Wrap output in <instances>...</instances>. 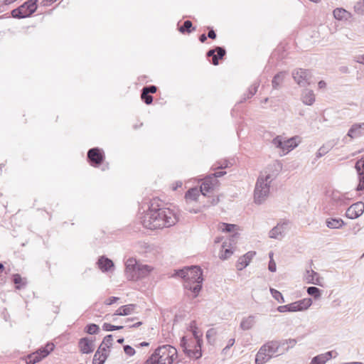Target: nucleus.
Masks as SVG:
<instances>
[{"label":"nucleus","mask_w":364,"mask_h":364,"mask_svg":"<svg viewBox=\"0 0 364 364\" xmlns=\"http://www.w3.org/2000/svg\"><path fill=\"white\" fill-rule=\"evenodd\" d=\"M141 219L143 226L151 230L171 227L179 220L173 210L161 208L156 199L150 201Z\"/></svg>","instance_id":"1"},{"label":"nucleus","mask_w":364,"mask_h":364,"mask_svg":"<svg viewBox=\"0 0 364 364\" xmlns=\"http://www.w3.org/2000/svg\"><path fill=\"white\" fill-rule=\"evenodd\" d=\"M174 276L183 279L184 289L191 291L196 297L203 287V269L198 265L186 266L174 270Z\"/></svg>","instance_id":"2"},{"label":"nucleus","mask_w":364,"mask_h":364,"mask_svg":"<svg viewBox=\"0 0 364 364\" xmlns=\"http://www.w3.org/2000/svg\"><path fill=\"white\" fill-rule=\"evenodd\" d=\"M218 229L222 232L230 233V236L225 240L219 252V257L222 260L230 258L234 253V245L236 243V238L239 236V232L241 230L240 226L235 224H229L220 223L218 225Z\"/></svg>","instance_id":"3"},{"label":"nucleus","mask_w":364,"mask_h":364,"mask_svg":"<svg viewBox=\"0 0 364 364\" xmlns=\"http://www.w3.org/2000/svg\"><path fill=\"white\" fill-rule=\"evenodd\" d=\"M178 351L171 345L159 346L144 364H172L177 358Z\"/></svg>","instance_id":"4"},{"label":"nucleus","mask_w":364,"mask_h":364,"mask_svg":"<svg viewBox=\"0 0 364 364\" xmlns=\"http://www.w3.org/2000/svg\"><path fill=\"white\" fill-rule=\"evenodd\" d=\"M270 179L269 174L261 176L258 178L254 193V199L257 203H262L269 196Z\"/></svg>","instance_id":"5"},{"label":"nucleus","mask_w":364,"mask_h":364,"mask_svg":"<svg viewBox=\"0 0 364 364\" xmlns=\"http://www.w3.org/2000/svg\"><path fill=\"white\" fill-rule=\"evenodd\" d=\"M38 0H27L21 6L11 11V16L18 19L31 16L38 9Z\"/></svg>","instance_id":"6"},{"label":"nucleus","mask_w":364,"mask_h":364,"mask_svg":"<svg viewBox=\"0 0 364 364\" xmlns=\"http://www.w3.org/2000/svg\"><path fill=\"white\" fill-rule=\"evenodd\" d=\"M194 340L191 338L187 340L186 336H183L181 338V347L183 349L184 353L189 357L190 358L198 359L203 355L202 351V345L198 346L195 345L193 343Z\"/></svg>","instance_id":"7"},{"label":"nucleus","mask_w":364,"mask_h":364,"mask_svg":"<svg viewBox=\"0 0 364 364\" xmlns=\"http://www.w3.org/2000/svg\"><path fill=\"white\" fill-rule=\"evenodd\" d=\"M299 142L298 137L286 139L282 136H277L272 141L273 144L281 150L282 154L289 153L297 146Z\"/></svg>","instance_id":"8"},{"label":"nucleus","mask_w":364,"mask_h":364,"mask_svg":"<svg viewBox=\"0 0 364 364\" xmlns=\"http://www.w3.org/2000/svg\"><path fill=\"white\" fill-rule=\"evenodd\" d=\"M88 163L93 167H99L105 159L104 151L99 147L91 148L87 154Z\"/></svg>","instance_id":"9"},{"label":"nucleus","mask_w":364,"mask_h":364,"mask_svg":"<svg viewBox=\"0 0 364 364\" xmlns=\"http://www.w3.org/2000/svg\"><path fill=\"white\" fill-rule=\"evenodd\" d=\"M292 77L298 85L305 86L310 84L311 74L308 70L297 68L293 71Z\"/></svg>","instance_id":"10"},{"label":"nucleus","mask_w":364,"mask_h":364,"mask_svg":"<svg viewBox=\"0 0 364 364\" xmlns=\"http://www.w3.org/2000/svg\"><path fill=\"white\" fill-rule=\"evenodd\" d=\"M200 193L205 196V179L201 180L200 189L194 187L186 191L185 194L186 202L188 203H197Z\"/></svg>","instance_id":"11"},{"label":"nucleus","mask_w":364,"mask_h":364,"mask_svg":"<svg viewBox=\"0 0 364 364\" xmlns=\"http://www.w3.org/2000/svg\"><path fill=\"white\" fill-rule=\"evenodd\" d=\"M151 271V268L147 264H139L136 269L132 272L129 280L137 281L146 277Z\"/></svg>","instance_id":"12"},{"label":"nucleus","mask_w":364,"mask_h":364,"mask_svg":"<svg viewBox=\"0 0 364 364\" xmlns=\"http://www.w3.org/2000/svg\"><path fill=\"white\" fill-rule=\"evenodd\" d=\"M364 212V203L358 202L350 205L346 210V216L355 219L360 216Z\"/></svg>","instance_id":"13"},{"label":"nucleus","mask_w":364,"mask_h":364,"mask_svg":"<svg viewBox=\"0 0 364 364\" xmlns=\"http://www.w3.org/2000/svg\"><path fill=\"white\" fill-rule=\"evenodd\" d=\"M255 255L256 252L249 251L244 255L240 257L236 263V268L237 270H242L248 266Z\"/></svg>","instance_id":"14"},{"label":"nucleus","mask_w":364,"mask_h":364,"mask_svg":"<svg viewBox=\"0 0 364 364\" xmlns=\"http://www.w3.org/2000/svg\"><path fill=\"white\" fill-rule=\"evenodd\" d=\"M78 347L82 353H91L94 350V340L83 337L79 340Z\"/></svg>","instance_id":"15"},{"label":"nucleus","mask_w":364,"mask_h":364,"mask_svg":"<svg viewBox=\"0 0 364 364\" xmlns=\"http://www.w3.org/2000/svg\"><path fill=\"white\" fill-rule=\"evenodd\" d=\"M312 301L311 299H304L289 304V311H299L306 310L311 306Z\"/></svg>","instance_id":"16"},{"label":"nucleus","mask_w":364,"mask_h":364,"mask_svg":"<svg viewBox=\"0 0 364 364\" xmlns=\"http://www.w3.org/2000/svg\"><path fill=\"white\" fill-rule=\"evenodd\" d=\"M225 50L221 47H216L215 49L210 50L207 53L208 57H212V63L217 65L219 64V59H222L225 55Z\"/></svg>","instance_id":"17"},{"label":"nucleus","mask_w":364,"mask_h":364,"mask_svg":"<svg viewBox=\"0 0 364 364\" xmlns=\"http://www.w3.org/2000/svg\"><path fill=\"white\" fill-rule=\"evenodd\" d=\"M190 331L191 332L193 338L194 340V343L196 346L200 347V345H203V333L196 326V321H192L190 324Z\"/></svg>","instance_id":"18"},{"label":"nucleus","mask_w":364,"mask_h":364,"mask_svg":"<svg viewBox=\"0 0 364 364\" xmlns=\"http://www.w3.org/2000/svg\"><path fill=\"white\" fill-rule=\"evenodd\" d=\"M54 348L55 346L53 343H48L45 346L41 347L33 354H35L41 361L47 357L54 350Z\"/></svg>","instance_id":"19"},{"label":"nucleus","mask_w":364,"mask_h":364,"mask_svg":"<svg viewBox=\"0 0 364 364\" xmlns=\"http://www.w3.org/2000/svg\"><path fill=\"white\" fill-rule=\"evenodd\" d=\"M97 264L100 269L103 272H107L114 267V262L112 259L106 256H100L97 261Z\"/></svg>","instance_id":"20"},{"label":"nucleus","mask_w":364,"mask_h":364,"mask_svg":"<svg viewBox=\"0 0 364 364\" xmlns=\"http://www.w3.org/2000/svg\"><path fill=\"white\" fill-rule=\"evenodd\" d=\"M136 306V304H129L122 306L118 309L116 310L112 316L129 315L130 314L134 311Z\"/></svg>","instance_id":"21"},{"label":"nucleus","mask_w":364,"mask_h":364,"mask_svg":"<svg viewBox=\"0 0 364 364\" xmlns=\"http://www.w3.org/2000/svg\"><path fill=\"white\" fill-rule=\"evenodd\" d=\"M177 29L182 34H189L196 28L193 26V23L189 20H186L183 23L179 21L177 23Z\"/></svg>","instance_id":"22"},{"label":"nucleus","mask_w":364,"mask_h":364,"mask_svg":"<svg viewBox=\"0 0 364 364\" xmlns=\"http://www.w3.org/2000/svg\"><path fill=\"white\" fill-rule=\"evenodd\" d=\"M355 168L360 172V181L357 186V191H364V159L358 161Z\"/></svg>","instance_id":"23"},{"label":"nucleus","mask_w":364,"mask_h":364,"mask_svg":"<svg viewBox=\"0 0 364 364\" xmlns=\"http://www.w3.org/2000/svg\"><path fill=\"white\" fill-rule=\"evenodd\" d=\"M266 347L262 346L256 355L255 363L257 364H264L267 362L272 356L265 350Z\"/></svg>","instance_id":"24"},{"label":"nucleus","mask_w":364,"mask_h":364,"mask_svg":"<svg viewBox=\"0 0 364 364\" xmlns=\"http://www.w3.org/2000/svg\"><path fill=\"white\" fill-rule=\"evenodd\" d=\"M139 264L134 258H129L125 262V273L128 279Z\"/></svg>","instance_id":"25"},{"label":"nucleus","mask_w":364,"mask_h":364,"mask_svg":"<svg viewBox=\"0 0 364 364\" xmlns=\"http://www.w3.org/2000/svg\"><path fill=\"white\" fill-rule=\"evenodd\" d=\"M225 174V171H215L214 173H210L208 176H206V186L208 182H210L212 184V187L217 186L218 185V181L217 180L218 177H220Z\"/></svg>","instance_id":"26"},{"label":"nucleus","mask_w":364,"mask_h":364,"mask_svg":"<svg viewBox=\"0 0 364 364\" xmlns=\"http://www.w3.org/2000/svg\"><path fill=\"white\" fill-rule=\"evenodd\" d=\"M262 346L266 347L265 350H267L268 353H269L270 355L272 357L274 354H276L278 352L279 343L277 341H269L263 345Z\"/></svg>","instance_id":"27"},{"label":"nucleus","mask_w":364,"mask_h":364,"mask_svg":"<svg viewBox=\"0 0 364 364\" xmlns=\"http://www.w3.org/2000/svg\"><path fill=\"white\" fill-rule=\"evenodd\" d=\"M364 130V124L353 125L348 132V136L351 138L356 137L363 133Z\"/></svg>","instance_id":"28"},{"label":"nucleus","mask_w":364,"mask_h":364,"mask_svg":"<svg viewBox=\"0 0 364 364\" xmlns=\"http://www.w3.org/2000/svg\"><path fill=\"white\" fill-rule=\"evenodd\" d=\"M302 101L307 105H311L315 102V95L311 90L306 91L302 96Z\"/></svg>","instance_id":"29"},{"label":"nucleus","mask_w":364,"mask_h":364,"mask_svg":"<svg viewBox=\"0 0 364 364\" xmlns=\"http://www.w3.org/2000/svg\"><path fill=\"white\" fill-rule=\"evenodd\" d=\"M12 282L14 283L16 289H21L26 285V282H23V279L19 274L12 275Z\"/></svg>","instance_id":"30"},{"label":"nucleus","mask_w":364,"mask_h":364,"mask_svg":"<svg viewBox=\"0 0 364 364\" xmlns=\"http://www.w3.org/2000/svg\"><path fill=\"white\" fill-rule=\"evenodd\" d=\"M327 226L329 228H339L344 224L341 219L331 218L326 221Z\"/></svg>","instance_id":"31"},{"label":"nucleus","mask_w":364,"mask_h":364,"mask_svg":"<svg viewBox=\"0 0 364 364\" xmlns=\"http://www.w3.org/2000/svg\"><path fill=\"white\" fill-rule=\"evenodd\" d=\"M100 331V327L95 323H89L85 327V332L90 335L97 334Z\"/></svg>","instance_id":"32"},{"label":"nucleus","mask_w":364,"mask_h":364,"mask_svg":"<svg viewBox=\"0 0 364 364\" xmlns=\"http://www.w3.org/2000/svg\"><path fill=\"white\" fill-rule=\"evenodd\" d=\"M333 16L338 20H343L348 17V13L343 9L337 8L333 11Z\"/></svg>","instance_id":"33"},{"label":"nucleus","mask_w":364,"mask_h":364,"mask_svg":"<svg viewBox=\"0 0 364 364\" xmlns=\"http://www.w3.org/2000/svg\"><path fill=\"white\" fill-rule=\"evenodd\" d=\"M107 360L105 355H100V350H97L93 356L92 364H104Z\"/></svg>","instance_id":"34"},{"label":"nucleus","mask_w":364,"mask_h":364,"mask_svg":"<svg viewBox=\"0 0 364 364\" xmlns=\"http://www.w3.org/2000/svg\"><path fill=\"white\" fill-rule=\"evenodd\" d=\"M284 79V75L283 73H279L276 75L272 80V86L274 89L279 87L280 84L283 82Z\"/></svg>","instance_id":"35"},{"label":"nucleus","mask_w":364,"mask_h":364,"mask_svg":"<svg viewBox=\"0 0 364 364\" xmlns=\"http://www.w3.org/2000/svg\"><path fill=\"white\" fill-rule=\"evenodd\" d=\"M254 324V319L252 317H248L242 321L240 326L243 330H248L252 327Z\"/></svg>","instance_id":"36"},{"label":"nucleus","mask_w":364,"mask_h":364,"mask_svg":"<svg viewBox=\"0 0 364 364\" xmlns=\"http://www.w3.org/2000/svg\"><path fill=\"white\" fill-rule=\"evenodd\" d=\"M141 99L147 105H149L153 102V97L141 89Z\"/></svg>","instance_id":"37"},{"label":"nucleus","mask_w":364,"mask_h":364,"mask_svg":"<svg viewBox=\"0 0 364 364\" xmlns=\"http://www.w3.org/2000/svg\"><path fill=\"white\" fill-rule=\"evenodd\" d=\"M123 328V326H115L109 323H104L102 325V329L105 331H118L122 329Z\"/></svg>","instance_id":"38"},{"label":"nucleus","mask_w":364,"mask_h":364,"mask_svg":"<svg viewBox=\"0 0 364 364\" xmlns=\"http://www.w3.org/2000/svg\"><path fill=\"white\" fill-rule=\"evenodd\" d=\"M307 293L315 299H318L321 296V290L315 287H309L307 289Z\"/></svg>","instance_id":"39"},{"label":"nucleus","mask_w":364,"mask_h":364,"mask_svg":"<svg viewBox=\"0 0 364 364\" xmlns=\"http://www.w3.org/2000/svg\"><path fill=\"white\" fill-rule=\"evenodd\" d=\"M270 292H271L272 296L276 300H277L279 302H281V303L284 302V297H283L282 294H281V292H279V291H277L274 289H270Z\"/></svg>","instance_id":"40"},{"label":"nucleus","mask_w":364,"mask_h":364,"mask_svg":"<svg viewBox=\"0 0 364 364\" xmlns=\"http://www.w3.org/2000/svg\"><path fill=\"white\" fill-rule=\"evenodd\" d=\"M269 265H268V269L269 271L274 272L277 269V267H276V262L273 258L274 253L272 252H269Z\"/></svg>","instance_id":"41"},{"label":"nucleus","mask_w":364,"mask_h":364,"mask_svg":"<svg viewBox=\"0 0 364 364\" xmlns=\"http://www.w3.org/2000/svg\"><path fill=\"white\" fill-rule=\"evenodd\" d=\"M107 348H110L113 345V336L112 334L107 335L102 342Z\"/></svg>","instance_id":"42"},{"label":"nucleus","mask_w":364,"mask_h":364,"mask_svg":"<svg viewBox=\"0 0 364 364\" xmlns=\"http://www.w3.org/2000/svg\"><path fill=\"white\" fill-rule=\"evenodd\" d=\"M322 354H320L314 357L309 364H325L326 362Z\"/></svg>","instance_id":"43"},{"label":"nucleus","mask_w":364,"mask_h":364,"mask_svg":"<svg viewBox=\"0 0 364 364\" xmlns=\"http://www.w3.org/2000/svg\"><path fill=\"white\" fill-rule=\"evenodd\" d=\"M185 209L187 211H188L190 213H198L201 211L199 207H196V206L193 205V203H186V206Z\"/></svg>","instance_id":"44"},{"label":"nucleus","mask_w":364,"mask_h":364,"mask_svg":"<svg viewBox=\"0 0 364 364\" xmlns=\"http://www.w3.org/2000/svg\"><path fill=\"white\" fill-rule=\"evenodd\" d=\"M38 362H40V359H38V358H37V356L33 353L28 355L26 360V364H36Z\"/></svg>","instance_id":"45"},{"label":"nucleus","mask_w":364,"mask_h":364,"mask_svg":"<svg viewBox=\"0 0 364 364\" xmlns=\"http://www.w3.org/2000/svg\"><path fill=\"white\" fill-rule=\"evenodd\" d=\"M142 90L146 92L148 94H154L157 91V87L156 85H150L144 86Z\"/></svg>","instance_id":"46"},{"label":"nucleus","mask_w":364,"mask_h":364,"mask_svg":"<svg viewBox=\"0 0 364 364\" xmlns=\"http://www.w3.org/2000/svg\"><path fill=\"white\" fill-rule=\"evenodd\" d=\"M123 348L124 353L129 356L134 355L136 353L134 348L129 345H125Z\"/></svg>","instance_id":"47"},{"label":"nucleus","mask_w":364,"mask_h":364,"mask_svg":"<svg viewBox=\"0 0 364 364\" xmlns=\"http://www.w3.org/2000/svg\"><path fill=\"white\" fill-rule=\"evenodd\" d=\"M109 348H107V346L102 343H101L97 350H100V355H105L107 358L109 355V353H107V350Z\"/></svg>","instance_id":"48"},{"label":"nucleus","mask_w":364,"mask_h":364,"mask_svg":"<svg viewBox=\"0 0 364 364\" xmlns=\"http://www.w3.org/2000/svg\"><path fill=\"white\" fill-rule=\"evenodd\" d=\"M119 300V297H117V296H110L109 297L108 299H107L105 301V305H107V306H109V305H112L114 303H116L117 301H118Z\"/></svg>","instance_id":"49"},{"label":"nucleus","mask_w":364,"mask_h":364,"mask_svg":"<svg viewBox=\"0 0 364 364\" xmlns=\"http://www.w3.org/2000/svg\"><path fill=\"white\" fill-rule=\"evenodd\" d=\"M277 311L281 312V313H284V312H287V311H289V304L287 305H284V306H279L278 308H277Z\"/></svg>","instance_id":"50"},{"label":"nucleus","mask_w":364,"mask_h":364,"mask_svg":"<svg viewBox=\"0 0 364 364\" xmlns=\"http://www.w3.org/2000/svg\"><path fill=\"white\" fill-rule=\"evenodd\" d=\"M311 273L314 274V276L316 277V278H314V277H312L311 280L309 281V282H311L313 284H319V279L317 277V274L315 273L314 271H311Z\"/></svg>","instance_id":"51"},{"label":"nucleus","mask_w":364,"mask_h":364,"mask_svg":"<svg viewBox=\"0 0 364 364\" xmlns=\"http://www.w3.org/2000/svg\"><path fill=\"white\" fill-rule=\"evenodd\" d=\"M322 355L323 357H325L324 359H325L326 362H327L332 358V352L331 351L327 352L326 353H323Z\"/></svg>","instance_id":"52"},{"label":"nucleus","mask_w":364,"mask_h":364,"mask_svg":"<svg viewBox=\"0 0 364 364\" xmlns=\"http://www.w3.org/2000/svg\"><path fill=\"white\" fill-rule=\"evenodd\" d=\"M356 62L364 65V54L356 57Z\"/></svg>","instance_id":"53"},{"label":"nucleus","mask_w":364,"mask_h":364,"mask_svg":"<svg viewBox=\"0 0 364 364\" xmlns=\"http://www.w3.org/2000/svg\"><path fill=\"white\" fill-rule=\"evenodd\" d=\"M318 87L319 89H323L326 87V83L323 80H321L318 83Z\"/></svg>","instance_id":"54"},{"label":"nucleus","mask_w":364,"mask_h":364,"mask_svg":"<svg viewBox=\"0 0 364 364\" xmlns=\"http://www.w3.org/2000/svg\"><path fill=\"white\" fill-rule=\"evenodd\" d=\"M208 37L210 38H212V39H215L216 38V34L215 33L214 31L213 30H210L209 32H208Z\"/></svg>","instance_id":"55"},{"label":"nucleus","mask_w":364,"mask_h":364,"mask_svg":"<svg viewBox=\"0 0 364 364\" xmlns=\"http://www.w3.org/2000/svg\"><path fill=\"white\" fill-rule=\"evenodd\" d=\"M53 2H51V0H43L42 1V4L44 6H48L50 5L51 4H53Z\"/></svg>","instance_id":"56"},{"label":"nucleus","mask_w":364,"mask_h":364,"mask_svg":"<svg viewBox=\"0 0 364 364\" xmlns=\"http://www.w3.org/2000/svg\"><path fill=\"white\" fill-rule=\"evenodd\" d=\"M183 185V183L181 181H177L176 183V186L173 188V190L176 191L178 188H181Z\"/></svg>","instance_id":"57"},{"label":"nucleus","mask_w":364,"mask_h":364,"mask_svg":"<svg viewBox=\"0 0 364 364\" xmlns=\"http://www.w3.org/2000/svg\"><path fill=\"white\" fill-rule=\"evenodd\" d=\"M149 346V343L146 341H143L139 344L136 347H147Z\"/></svg>","instance_id":"58"},{"label":"nucleus","mask_w":364,"mask_h":364,"mask_svg":"<svg viewBox=\"0 0 364 364\" xmlns=\"http://www.w3.org/2000/svg\"><path fill=\"white\" fill-rule=\"evenodd\" d=\"M142 324L141 321L136 322L134 323L133 325L129 326V328H138Z\"/></svg>","instance_id":"59"},{"label":"nucleus","mask_w":364,"mask_h":364,"mask_svg":"<svg viewBox=\"0 0 364 364\" xmlns=\"http://www.w3.org/2000/svg\"><path fill=\"white\" fill-rule=\"evenodd\" d=\"M234 343H235V338L230 339L226 348H230V346H233Z\"/></svg>","instance_id":"60"},{"label":"nucleus","mask_w":364,"mask_h":364,"mask_svg":"<svg viewBox=\"0 0 364 364\" xmlns=\"http://www.w3.org/2000/svg\"><path fill=\"white\" fill-rule=\"evenodd\" d=\"M199 41L203 43H205V33H203L202 34L200 35Z\"/></svg>","instance_id":"61"},{"label":"nucleus","mask_w":364,"mask_h":364,"mask_svg":"<svg viewBox=\"0 0 364 364\" xmlns=\"http://www.w3.org/2000/svg\"><path fill=\"white\" fill-rule=\"evenodd\" d=\"M16 0H4V4L5 5H9L10 4H11L12 2L15 1Z\"/></svg>","instance_id":"62"},{"label":"nucleus","mask_w":364,"mask_h":364,"mask_svg":"<svg viewBox=\"0 0 364 364\" xmlns=\"http://www.w3.org/2000/svg\"><path fill=\"white\" fill-rule=\"evenodd\" d=\"M213 330L211 329V330H209L208 332V334H206V337L208 338H210V337L211 336V335L213 334Z\"/></svg>","instance_id":"63"},{"label":"nucleus","mask_w":364,"mask_h":364,"mask_svg":"<svg viewBox=\"0 0 364 364\" xmlns=\"http://www.w3.org/2000/svg\"><path fill=\"white\" fill-rule=\"evenodd\" d=\"M124 341V338H119L117 339V342L119 344H122Z\"/></svg>","instance_id":"64"}]
</instances>
